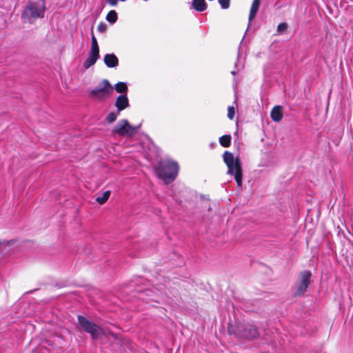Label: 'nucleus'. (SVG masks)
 <instances>
[{
    "label": "nucleus",
    "instance_id": "nucleus-22",
    "mask_svg": "<svg viewBox=\"0 0 353 353\" xmlns=\"http://www.w3.org/2000/svg\"><path fill=\"white\" fill-rule=\"evenodd\" d=\"M219 3L223 9H228L230 7V0H219Z\"/></svg>",
    "mask_w": 353,
    "mask_h": 353
},
{
    "label": "nucleus",
    "instance_id": "nucleus-18",
    "mask_svg": "<svg viewBox=\"0 0 353 353\" xmlns=\"http://www.w3.org/2000/svg\"><path fill=\"white\" fill-rule=\"evenodd\" d=\"M110 191H109V190L105 191L103 193L101 196H97L96 198V201L99 204L102 205L108 201V199L110 197Z\"/></svg>",
    "mask_w": 353,
    "mask_h": 353
},
{
    "label": "nucleus",
    "instance_id": "nucleus-23",
    "mask_svg": "<svg viewBox=\"0 0 353 353\" xmlns=\"http://www.w3.org/2000/svg\"><path fill=\"white\" fill-rule=\"evenodd\" d=\"M288 25L286 23H281L277 26V31L279 32H283L286 30Z\"/></svg>",
    "mask_w": 353,
    "mask_h": 353
},
{
    "label": "nucleus",
    "instance_id": "nucleus-5",
    "mask_svg": "<svg viewBox=\"0 0 353 353\" xmlns=\"http://www.w3.org/2000/svg\"><path fill=\"white\" fill-rule=\"evenodd\" d=\"M114 88L107 79H103L97 87L92 89L90 94L94 99L104 101L113 93Z\"/></svg>",
    "mask_w": 353,
    "mask_h": 353
},
{
    "label": "nucleus",
    "instance_id": "nucleus-19",
    "mask_svg": "<svg viewBox=\"0 0 353 353\" xmlns=\"http://www.w3.org/2000/svg\"><path fill=\"white\" fill-rule=\"evenodd\" d=\"M119 114H120V112H118V110H117L116 112H110L107 115V117L105 118V121L109 123H112L117 120V119L118 116H119Z\"/></svg>",
    "mask_w": 353,
    "mask_h": 353
},
{
    "label": "nucleus",
    "instance_id": "nucleus-4",
    "mask_svg": "<svg viewBox=\"0 0 353 353\" xmlns=\"http://www.w3.org/2000/svg\"><path fill=\"white\" fill-rule=\"evenodd\" d=\"M228 332L239 339H253L259 336L256 327L250 323H237L235 326L230 325Z\"/></svg>",
    "mask_w": 353,
    "mask_h": 353
},
{
    "label": "nucleus",
    "instance_id": "nucleus-8",
    "mask_svg": "<svg viewBox=\"0 0 353 353\" xmlns=\"http://www.w3.org/2000/svg\"><path fill=\"white\" fill-rule=\"evenodd\" d=\"M99 58V48L96 37L92 35L91 48L88 58L83 62V68L87 70L93 65Z\"/></svg>",
    "mask_w": 353,
    "mask_h": 353
},
{
    "label": "nucleus",
    "instance_id": "nucleus-12",
    "mask_svg": "<svg viewBox=\"0 0 353 353\" xmlns=\"http://www.w3.org/2000/svg\"><path fill=\"white\" fill-rule=\"evenodd\" d=\"M270 116L274 121H280L283 118L282 107L280 105L274 106L271 111Z\"/></svg>",
    "mask_w": 353,
    "mask_h": 353
},
{
    "label": "nucleus",
    "instance_id": "nucleus-15",
    "mask_svg": "<svg viewBox=\"0 0 353 353\" xmlns=\"http://www.w3.org/2000/svg\"><path fill=\"white\" fill-rule=\"evenodd\" d=\"M113 88L115 89L117 92L121 93V94H127L128 92L127 84L124 82H119L116 83Z\"/></svg>",
    "mask_w": 353,
    "mask_h": 353
},
{
    "label": "nucleus",
    "instance_id": "nucleus-25",
    "mask_svg": "<svg viewBox=\"0 0 353 353\" xmlns=\"http://www.w3.org/2000/svg\"><path fill=\"white\" fill-rule=\"evenodd\" d=\"M106 1L112 6H116L117 5L118 0H106Z\"/></svg>",
    "mask_w": 353,
    "mask_h": 353
},
{
    "label": "nucleus",
    "instance_id": "nucleus-20",
    "mask_svg": "<svg viewBox=\"0 0 353 353\" xmlns=\"http://www.w3.org/2000/svg\"><path fill=\"white\" fill-rule=\"evenodd\" d=\"M243 61H244V58H242L241 55H240V54H239L237 61L235 62V64H234V66H235V68L236 70H240L243 68V66H244Z\"/></svg>",
    "mask_w": 353,
    "mask_h": 353
},
{
    "label": "nucleus",
    "instance_id": "nucleus-14",
    "mask_svg": "<svg viewBox=\"0 0 353 353\" xmlns=\"http://www.w3.org/2000/svg\"><path fill=\"white\" fill-rule=\"evenodd\" d=\"M259 6H260L259 1H253L251 8H250V14H249V21L250 22L254 19V17L258 12Z\"/></svg>",
    "mask_w": 353,
    "mask_h": 353
},
{
    "label": "nucleus",
    "instance_id": "nucleus-16",
    "mask_svg": "<svg viewBox=\"0 0 353 353\" xmlns=\"http://www.w3.org/2000/svg\"><path fill=\"white\" fill-rule=\"evenodd\" d=\"M231 139L230 134L223 135L219 138V143L223 147L228 148L231 144Z\"/></svg>",
    "mask_w": 353,
    "mask_h": 353
},
{
    "label": "nucleus",
    "instance_id": "nucleus-24",
    "mask_svg": "<svg viewBox=\"0 0 353 353\" xmlns=\"http://www.w3.org/2000/svg\"><path fill=\"white\" fill-rule=\"evenodd\" d=\"M106 29H107V26H106L105 23H100L98 25L97 30H98L99 32H105Z\"/></svg>",
    "mask_w": 353,
    "mask_h": 353
},
{
    "label": "nucleus",
    "instance_id": "nucleus-2",
    "mask_svg": "<svg viewBox=\"0 0 353 353\" xmlns=\"http://www.w3.org/2000/svg\"><path fill=\"white\" fill-rule=\"evenodd\" d=\"M179 165L176 161L165 159L160 161L155 166V172L159 178L169 184L174 181L179 172Z\"/></svg>",
    "mask_w": 353,
    "mask_h": 353
},
{
    "label": "nucleus",
    "instance_id": "nucleus-11",
    "mask_svg": "<svg viewBox=\"0 0 353 353\" xmlns=\"http://www.w3.org/2000/svg\"><path fill=\"white\" fill-rule=\"evenodd\" d=\"M103 61L108 68H115L119 65V59L113 53L105 54Z\"/></svg>",
    "mask_w": 353,
    "mask_h": 353
},
{
    "label": "nucleus",
    "instance_id": "nucleus-7",
    "mask_svg": "<svg viewBox=\"0 0 353 353\" xmlns=\"http://www.w3.org/2000/svg\"><path fill=\"white\" fill-rule=\"evenodd\" d=\"M78 323L85 332L90 334L92 339H97L101 334V327L83 316H78Z\"/></svg>",
    "mask_w": 353,
    "mask_h": 353
},
{
    "label": "nucleus",
    "instance_id": "nucleus-21",
    "mask_svg": "<svg viewBox=\"0 0 353 353\" xmlns=\"http://www.w3.org/2000/svg\"><path fill=\"white\" fill-rule=\"evenodd\" d=\"M235 109L233 106H229L228 108V117L232 120L234 117Z\"/></svg>",
    "mask_w": 353,
    "mask_h": 353
},
{
    "label": "nucleus",
    "instance_id": "nucleus-1",
    "mask_svg": "<svg viewBox=\"0 0 353 353\" xmlns=\"http://www.w3.org/2000/svg\"><path fill=\"white\" fill-rule=\"evenodd\" d=\"M46 10V0L29 1L21 13V17L25 23L32 24L37 19L44 17Z\"/></svg>",
    "mask_w": 353,
    "mask_h": 353
},
{
    "label": "nucleus",
    "instance_id": "nucleus-6",
    "mask_svg": "<svg viewBox=\"0 0 353 353\" xmlns=\"http://www.w3.org/2000/svg\"><path fill=\"white\" fill-rule=\"evenodd\" d=\"M312 273L309 270H304L300 272L299 278L294 287L295 296L303 295L311 283Z\"/></svg>",
    "mask_w": 353,
    "mask_h": 353
},
{
    "label": "nucleus",
    "instance_id": "nucleus-9",
    "mask_svg": "<svg viewBox=\"0 0 353 353\" xmlns=\"http://www.w3.org/2000/svg\"><path fill=\"white\" fill-rule=\"evenodd\" d=\"M139 127L132 126L127 119L120 120L112 130L113 134H117L119 136L128 135L131 136L134 134L135 131Z\"/></svg>",
    "mask_w": 353,
    "mask_h": 353
},
{
    "label": "nucleus",
    "instance_id": "nucleus-17",
    "mask_svg": "<svg viewBox=\"0 0 353 353\" xmlns=\"http://www.w3.org/2000/svg\"><path fill=\"white\" fill-rule=\"evenodd\" d=\"M105 19L109 23L114 24V23H116L118 19L117 12L115 10H110L107 14Z\"/></svg>",
    "mask_w": 353,
    "mask_h": 353
},
{
    "label": "nucleus",
    "instance_id": "nucleus-26",
    "mask_svg": "<svg viewBox=\"0 0 353 353\" xmlns=\"http://www.w3.org/2000/svg\"><path fill=\"white\" fill-rule=\"evenodd\" d=\"M231 74H233V75H235L236 74V70H233L231 72Z\"/></svg>",
    "mask_w": 353,
    "mask_h": 353
},
{
    "label": "nucleus",
    "instance_id": "nucleus-10",
    "mask_svg": "<svg viewBox=\"0 0 353 353\" xmlns=\"http://www.w3.org/2000/svg\"><path fill=\"white\" fill-rule=\"evenodd\" d=\"M115 106L118 112H121L130 106L129 100L127 94H120L115 101Z\"/></svg>",
    "mask_w": 353,
    "mask_h": 353
},
{
    "label": "nucleus",
    "instance_id": "nucleus-13",
    "mask_svg": "<svg viewBox=\"0 0 353 353\" xmlns=\"http://www.w3.org/2000/svg\"><path fill=\"white\" fill-rule=\"evenodd\" d=\"M207 3L205 0H192V7L198 12H203L207 9Z\"/></svg>",
    "mask_w": 353,
    "mask_h": 353
},
{
    "label": "nucleus",
    "instance_id": "nucleus-3",
    "mask_svg": "<svg viewBox=\"0 0 353 353\" xmlns=\"http://www.w3.org/2000/svg\"><path fill=\"white\" fill-rule=\"evenodd\" d=\"M223 158L228 168V174L234 176L237 185L239 187L241 186L243 172L239 158H234L233 154L228 151L223 153Z\"/></svg>",
    "mask_w": 353,
    "mask_h": 353
}]
</instances>
